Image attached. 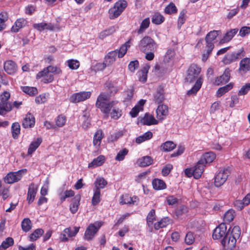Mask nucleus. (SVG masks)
<instances>
[{
	"instance_id": "1",
	"label": "nucleus",
	"mask_w": 250,
	"mask_h": 250,
	"mask_svg": "<svg viewBox=\"0 0 250 250\" xmlns=\"http://www.w3.org/2000/svg\"><path fill=\"white\" fill-rule=\"evenodd\" d=\"M109 96L105 93H101L98 97L96 103V107L99 108L101 111L107 117L112 107L118 103L117 101H109Z\"/></svg>"
},
{
	"instance_id": "2",
	"label": "nucleus",
	"mask_w": 250,
	"mask_h": 250,
	"mask_svg": "<svg viewBox=\"0 0 250 250\" xmlns=\"http://www.w3.org/2000/svg\"><path fill=\"white\" fill-rule=\"evenodd\" d=\"M229 231H230V229L227 231L226 223H222L214 229L212 234V238L214 239H219L223 237L221 242L222 245L225 247L228 245Z\"/></svg>"
},
{
	"instance_id": "3",
	"label": "nucleus",
	"mask_w": 250,
	"mask_h": 250,
	"mask_svg": "<svg viewBox=\"0 0 250 250\" xmlns=\"http://www.w3.org/2000/svg\"><path fill=\"white\" fill-rule=\"evenodd\" d=\"M138 48L144 53L154 51L156 49V44L151 38L145 36L139 42Z\"/></svg>"
},
{
	"instance_id": "4",
	"label": "nucleus",
	"mask_w": 250,
	"mask_h": 250,
	"mask_svg": "<svg viewBox=\"0 0 250 250\" xmlns=\"http://www.w3.org/2000/svg\"><path fill=\"white\" fill-rule=\"evenodd\" d=\"M230 174L229 167L224 168L219 170L214 177V185L216 187L223 185Z\"/></svg>"
},
{
	"instance_id": "5",
	"label": "nucleus",
	"mask_w": 250,
	"mask_h": 250,
	"mask_svg": "<svg viewBox=\"0 0 250 250\" xmlns=\"http://www.w3.org/2000/svg\"><path fill=\"white\" fill-rule=\"evenodd\" d=\"M26 171V169H22L17 172H10L4 178V181L5 183L10 184L17 182L21 179Z\"/></svg>"
},
{
	"instance_id": "6",
	"label": "nucleus",
	"mask_w": 250,
	"mask_h": 250,
	"mask_svg": "<svg viewBox=\"0 0 250 250\" xmlns=\"http://www.w3.org/2000/svg\"><path fill=\"white\" fill-rule=\"evenodd\" d=\"M201 72V68L197 65L191 64L188 70V74L186 78L187 82L192 83L198 78Z\"/></svg>"
},
{
	"instance_id": "7",
	"label": "nucleus",
	"mask_w": 250,
	"mask_h": 250,
	"mask_svg": "<svg viewBox=\"0 0 250 250\" xmlns=\"http://www.w3.org/2000/svg\"><path fill=\"white\" fill-rule=\"evenodd\" d=\"M117 50L109 52L104 57V61L103 63L98 64L99 68L102 70L106 66L110 65L113 63L116 59L117 55Z\"/></svg>"
},
{
	"instance_id": "8",
	"label": "nucleus",
	"mask_w": 250,
	"mask_h": 250,
	"mask_svg": "<svg viewBox=\"0 0 250 250\" xmlns=\"http://www.w3.org/2000/svg\"><path fill=\"white\" fill-rule=\"evenodd\" d=\"M244 55L245 52L243 49H241L237 52L226 54L223 59V62L226 64H229L232 62L237 61L244 57Z\"/></svg>"
},
{
	"instance_id": "9",
	"label": "nucleus",
	"mask_w": 250,
	"mask_h": 250,
	"mask_svg": "<svg viewBox=\"0 0 250 250\" xmlns=\"http://www.w3.org/2000/svg\"><path fill=\"white\" fill-rule=\"evenodd\" d=\"M241 234V229L239 226H234L230 233L229 232V238L228 240V245L230 247H234L238 239Z\"/></svg>"
},
{
	"instance_id": "10",
	"label": "nucleus",
	"mask_w": 250,
	"mask_h": 250,
	"mask_svg": "<svg viewBox=\"0 0 250 250\" xmlns=\"http://www.w3.org/2000/svg\"><path fill=\"white\" fill-rule=\"evenodd\" d=\"M91 94V93L90 91H82L79 93H76L70 96L69 101L73 103H78L83 102L89 98Z\"/></svg>"
},
{
	"instance_id": "11",
	"label": "nucleus",
	"mask_w": 250,
	"mask_h": 250,
	"mask_svg": "<svg viewBox=\"0 0 250 250\" xmlns=\"http://www.w3.org/2000/svg\"><path fill=\"white\" fill-rule=\"evenodd\" d=\"M219 30H213L209 32L206 36V47H208V51H212L214 45L213 41L220 33Z\"/></svg>"
},
{
	"instance_id": "12",
	"label": "nucleus",
	"mask_w": 250,
	"mask_h": 250,
	"mask_svg": "<svg viewBox=\"0 0 250 250\" xmlns=\"http://www.w3.org/2000/svg\"><path fill=\"white\" fill-rule=\"evenodd\" d=\"M62 70L56 66H53L49 65L48 67L44 68L43 70L39 72L36 76L37 79H40L45 74L48 73H53L56 74H59L62 73Z\"/></svg>"
},
{
	"instance_id": "13",
	"label": "nucleus",
	"mask_w": 250,
	"mask_h": 250,
	"mask_svg": "<svg viewBox=\"0 0 250 250\" xmlns=\"http://www.w3.org/2000/svg\"><path fill=\"white\" fill-rule=\"evenodd\" d=\"M230 70L229 68L226 69L222 75L216 78L214 84L219 85L228 82L230 77Z\"/></svg>"
},
{
	"instance_id": "14",
	"label": "nucleus",
	"mask_w": 250,
	"mask_h": 250,
	"mask_svg": "<svg viewBox=\"0 0 250 250\" xmlns=\"http://www.w3.org/2000/svg\"><path fill=\"white\" fill-rule=\"evenodd\" d=\"M12 109V104L8 102V100H4L3 98L0 99V115H4L7 112L10 111Z\"/></svg>"
},
{
	"instance_id": "15",
	"label": "nucleus",
	"mask_w": 250,
	"mask_h": 250,
	"mask_svg": "<svg viewBox=\"0 0 250 250\" xmlns=\"http://www.w3.org/2000/svg\"><path fill=\"white\" fill-rule=\"evenodd\" d=\"M164 90L162 86H159L153 95V101L156 104L162 103L165 100Z\"/></svg>"
},
{
	"instance_id": "16",
	"label": "nucleus",
	"mask_w": 250,
	"mask_h": 250,
	"mask_svg": "<svg viewBox=\"0 0 250 250\" xmlns=\"http://www.w3.org/2000/svg\"><path fill=\"white\" fill-rule=\"evenodd\" d=\"M37 190V187L35 186L34 184L31 183L29 185L27 197V200L28 201V204H30L34 201Z\"/></svg>"
},
{
	"instance_id": "17",
	"label": "nucleus",
	"mask_w": 250,
	"mask_h": 250,
	"mask_svg": "<svg viewBox=\"0 0 250 250\" xmlns=\"http://www.w3.org/2000/svg\"><path fill=\"white\" fill-rule=\"evenodd\" d=\"M103 131L101 129H98L93 136V146L96 148H99L101 144L102 140L104 138Z\"/></svg>"
},
{
	"instance_id": "18",
	"label": "nucleus",
	"mask_w": 250,
	"mask_h": 250,
	"mask_svg": "<svg viewBox=\"0 0 250 250\" xmlns=\"http://www.w3.org/2000/svg\"><path fill=\"white\" fill-rule=\"evenodd\" d=\"M4 69L8 74L12 75L17 71L16 64L11 60L7 61L4 63Z\"/></svg>"
},
{
	"instance_id": "19",
	"label": "nucleus",
	"mask_w": 250,
	"mask_h": 250,
	"mask_svg": "<svg viewBox=\"0 0 250 250\" xmlns=\"http://www.w3.org/2000/svg\"><path fill=\"white\" fill-rule=\"evenodd\" d=\"M97 231L98 228L93 224H90L85 230L84 236V239L88 241L91 240L94 237Z\"/></svg>"
},
{
	"instance_id": "20",
	"label": "nucleus",
	"mask_w": 250,
	"mask_h": 250,
	"mask_svg": "<svg viewBox=\"0 0 250 250\" xmlns=\"http://www.w3.org/2000/svg\"><path fill=\"white\" fill-rule=\"evenodd\" d=\"M35 123V118L31 113H28L23 119L22 125L24 128L32 127Z\"/></svg>"
},
{
	"instance_id": "21",
	"label": "nucleus",
	"mask_w": 250,
	"mask_h": 250,
	"mask_svg": "<svg viewBox=\"0 0 250 250\" xmlns=\"http://www.w3.org/2000/svg\"><path fill=\"white\" fill-rule=\"evenodd\" d=\"M205 167V165L200 162V160H199L196 163V165L192 167L194 171V178L198 179L201 177L204 171Z\"/></svg>"
},
{
	"instance_id": "22",
	"label": "nucleus",
	"mask_w": 250,
	"mask_h": 250,
	"mask_svg": "<svg viewBox=\"0 0 250 250\" xmlns=\"http://www.w3.org/2000/svg\"><path fill=\"white\" fill-rule=\"evenodd\" d=\"M80 229V227H74L73 228H68L65 229L63 230V236L64 237L62 238V240L65 241L67 240V238L65 237L66 235H67L68 237H71L75 236L76 234L78 232Z\"/></svg>"
},
{
	"instance_id": "23",
	"label": "nucleus",
	"mask_w": 250,
	"mask_h": 250,
	"mask_svg": "<svg viewBox=\"0 0 250 250\" xmlns=\"http://www.w3.org/2000/svg\"><path fill=\"white\" fill-rule=\"evenodd\" d=\"M141 123L146 125H157L158 123L154 117L148 113H146L144 117L141 120Z\"/></svg>"
},
{
	"instance_id": "24",
	"label": "nucleus",
	"mask_w": 250,
	"mask_h": 250,
	"mask_svg": "<svg viewBox=\"0 0 250 250\" xmlns=\"http://www.w3.org/2000/svg\"><path fill=\"white\" fill-rule=\"evenodd\" d=\"M26 24V21L23 18H20L16 20L14 24L11 29L12 32L16 33L19 29L24 27Z\"/></svg>"
},
{
	"instance_id": "25",
	"label": "nucleus",
	"mask_w": 250,
	"mask_h": 250,
	"mask_svg": "<svg viewBox=\"0 0 250 250\" xmlns=\"http://www.w3.org/2000/svg\"><path fill=\"white\" fill-rule=\"evenodd\" d=\"M216 155L213 152H208L203 154L200 159V162L205 165L207 163L212 162L215 158Z\"/></svg>"
},
{
	"instance_id": "26",
	"label": "nucleus",
	"mask_w": 250,
	"mask_h": 250,
	"mask_svg": "<svg viewBox=\"0 0 250 250\" xmlns=\"http://www.w3.org/2000/svg\"><path fill=\"white\" fill-rule=\"evenodd\" d=\"M105 88L106 91L103 93H105L109 96V98L114 95L117 93L118 89L116 86H115L113 84L110 82H107L105 83Z\"/></svg>"
},
{
	"instance_id": "27",
	"label": "nucleus",
	"mask_w": 250,
	"mask_h": 250,
	"mask_svg": "<svg viewBox=\"0 0 250 250\" xmlns=\"http://www.w3.org/2000/svg\"><path fill=\"white\" fill-rule=\"evenodd\" d=\"M80 200L81 195L80 194L76 195L72 199V203L70 207V210L73 214L75 213L77 211Z\"/></svg>"
},
{
	"instance_id": "28",
	"label": "nucleus",
	"mask_w": 250,
	"mask_h": 250,
	"mask_svg": "<svg viewBox=\"0 0 250 250\" xmlns=\"http://www.w3.org/2000/svg\"><path fill=\"white\" fill-rule=\"evenodd\" d=\"M239 70L240 71H243L244 73L250 70V58H244L240 61Z\"/></svg>"
},
{
	"instance_id": "29",
	"label": "nucleus",
	"mask_w": 250,
	"mask_h": 250,
	"mask_svg": "<svg viewBox=\"0 0 250 250\" xmlns=\"http://www.w3.org/2000/svg\"><path fill=\"white\" fill-rule=\"evenodd\" d=\"M238 29L237 28H234L230 29L228 31L221 40L220 43L227 42L230 41L234 35L238 32Z\"/></svg>"
},
{
	"instance_id": "30",
	"label": "nucleus",
	"mask_w": 250,
	"mask_h": 250,
	"mask_svg": "<svg viewBox=\"0 0 250 250\" xmlns=\"http://www.w3.org/2000/svg\"><path fill=\"white\" fill-rule=\"evenodd\" d=\"M202 83V79L201 77L199 78L197 80L195 83L194 84L192 88L187 92V95H195L197 93V91L200 89Z\"/></svg>"
},
{
	"instance_id": "31",
	"label": "nucleus",
	"mask_w": 250,
	"mask_h": 250,
	"mask_svg": "<svg viewBox=\"0 0 250 250\" xmlns=\"http://www.w3.org/2000/svg\"><path fill=\"white\" fill-rule=\"evenodd\" d=\"M105 161V157L103 155H100L97 158L94 159L90 163L88 164L89 167H95L102 166Z\"/></svg>"
},
{
	"instance_id": "32",
	"label": "nucleus",
	"mask_w": 250,
	"mask_h": 250,
	"mask_svg": "<svg viewBox=\"0 0 250 250\" xmlns=\"http://www.w3.org/2000/svg\"><path fill=\"white\" fill-rule=\"evenodd\" d=\"M42 142V139L41 138H38L36 141L32 142L28 147V154H32L40 146Z\"/></svg>"
},
{
	"instance_id": "33",
	"label": "nucleus",
	"mask_w": 250,
	"mask_h": 250,
	"mask_svg": "<svg viewBox=\"0 0 250 250\" xmlns=\"http://www.w3.org/2000/svg\"><path fill=\"white\" fill-rule=\"evenodd\" d=\"M152 184L155 189L161 190L166 188V184L162 180L155 179L152 181Z\"/></svg>"
},
{
	"instance_id": "34",
	"label": "nucleus",
	"mask_w": 250,
	"mask_h": 250,
	"mask_svg": "<svg viewBox=\"0 0 250 250\" xmlns=\"http://www.w3.org/2000/svg\"><path fill=\"white\" fill-rule=\"evenodd\" d=\"M153 136L152 133L150 131H147L143 135H141L136 139V143L137 144H141L145 141L148 140L150 139Z\"/></svg>"
},
{
	"instance_id": "35",
	"label": "nucleus",
	"mask_w": 250,
	"mask_h": 250,
	"mask_svg": "<svg viewBox=\"0 0 250 250\" xmlns=\"http://www.w3.org/2000/svg\"><path fill=\"white\" fill-rule=\"evenodd\" d=\"M168 108L167 105L162 104H160L157 109L156 113L158 117H160L161 116H166L168 114Z\"/></svg>"
},
{
	"instance_id": "36",
	"label": "nucleus",
	"mask_w": 250,
	"mask_h": 250,
	"mask_svg": "<svg viewBox=\"0 0 250 250\" xmlns=\"http://www.w3.org/2000/svg\"><path fill=\"white\" fill-rule=\"evenodd\" d=\"M95 187L94 189L104 188L107 184V181L103 177H98L94 183Z\"/></svg>"
},
{
	"instance_id": "37",
	"label": "nucleus",
	"mask_w": 250,
	"mask_h": 250,
	"mask_svg": "<svg viewBox=\"0 0 250 250\" xmlns=\"http://www.w3.org/2000/svg\"><path fill=\"white\" fill-rule=\"evenodd\" d=\"M170 220L167 217L162 219L160 221L157 222L154 225V228L155 229H159L167 226L170 223Z\"/></svg>"
},
{
	"instance_id": "38",
	"label": "nucleus",
	"mask_w": 250,
	"mask_h": 250,
	"mask_svg": "<svg viewBox=\"0 0 250 250\" xmlns=\"http://www.w3.org/2000/svg\"><path fill=\"white\" fill-rule=\"evenodd\" d=\"M176 147V145L171 141H167L161 146V150L163 151H170Z\"/></svg>"
},
{
	"instance_id": "39",
	"label": "nucleus",
	"mask_w": 250,
	"mask_h": 250,
	"mask_svg": "<svg viewBox=\"0 0 250 250\" xmlns=\"http://www.w3.org/2000/svg\"><path fill=\"white\" fill-rule=\"evenodd\" d=\"M165 21L164 17L160 13H155L151 19L152 22L155 24L159 25L163 23Z\"/></svg>"
},
{
	"instance_id": "40",
	"label": "nucleus",
	"mask_w": 250,
	"mask_h": 250,
	"mask_svg": "<svg viewBox=\"0 0 250 250\" xmlns=\"http://www.w3.org/2000/svg\"><path fill=\"white\" fill-rule=\"evenodd\" d=\"M232 87L233 83H230L225 86L219 88L217 91V96L218 97L222 96L223 94L231 89Z\"/></svg>"
},
{
	"instance_id": "41",
	"label": "nucleus",
	"mask_w": 250,
	"mask_h": 250,
	"mask_svg": "<svg viewBox=\"0 0 250 250\" xmlns=\"http://www.w3.org/2000/svg\"><path fill=\"white\" fill-rule=\"evenodd\" d=\"M32 226V223L29 218H26L23 219L21 223L22 230L24 232L29 231Z\"/></svg>"
},
{
	"instance_id": "42",
	"label": "nucleus",
	"mask_w": 250,
	"mask_h": 250,
	"mask_svg": "<svg viewBox=\"0 0 250 250\" xmlns=\"http://www.w3.org/2000/svg\"><path fill=\"white\" fill-rule=\"evenodd\" d=\"M12 137L14 139H16L18 138L19 135L20 133V125L19 123H14L11 126Z\"/></svg>"
},
{
	"instance_id": "43",
	"label": "nucleus",
	"mask_w": 250,
	"mask_h": 250,
	"mask_svg": "<svg viewBox=\"0 0 250 250\" xmlns=\"http://www.w3.org/2000/svg\"><path fill=\"white\" fill-rule=\"evenodd\" d=\"M155 219V210L154 209H152L149 212L146 217V222L149 227H152L153 223Z\"/></svg>"
},
{
	"instance_id": "44",
	"label": "nucleus",
	"mask_w": 250,
	"mask_h": 250,
	"mask_svg": "<svg viewBox=\"0 0 250 250\" xmlns=\"http://www.w3.org/2000/svg\"><path fill=\"white\" fill-rule=\"evenodd\" d=\"M21 89L23 92L29 96H34L38 93V90L35 87H30L27 86H21Z\"/></svg>"
},
{
	"instance_id": "45",
	"label": "nucleus",
	"mask_w": 250,
	"mask_h": 250,
	"mask_svg": "<svg viewBox=\"0 0 250 250\" xmlns=\"http://www.w3.org/2000/svg\"><path fill=\"white\" fill-rule=\"evenodd\" d=\"M44 233L42 229H37L29 235V239L31 241H34L40 238Z\"/></svg>"
},
{
	"instance_id": "46",
	"label": "nucleus",
	"mask_w": 250,
	"mask_h": 250,
	"mask_svg": "<svg viewBox=\"0 0 250 250\" xmlns=\"http://www.w3.org/2000/svg\"><path fill=\"white\" fill-rule=\"evenodd\" d=\"M153 159L148 156L143 157L139 160V165L142 167H146L152 163Z\"/></svg>"
},
{
	"instance_id": "47",
	"label": "nucleus",
	"mask_w": 250,
	"mask_h": 250,
	"mask_svg": "<svg viewBox=\"0 0 250 250\" xmlns=\"http://www.w3.org/2000/svg\"><path fill=\"white\" fill-rule=\"evenodd\" d=\"M110 19H114L118 17L121 14V10L117 9L115 6L109 9L108 11Z\"/></svg>"
},
{
	"instance_id": "48",
	"label": "nucleus",
	"mask_w": 250,
	"mask_h": 250,
	"mask_svg": "<svg viewBox=\"0 0 250 250\" xmlns=\"http://www.w3.org/2000/svg\"><path fill=\"white\" fill-rule=\"evenodd\" d=\"M164 12L167 14H175L177 12V9L173 2H170L167 6L166 7Z\"/></svg>"
},
{
	"instance_id": "49",
	"label": "nucleus",
	"mask_w": 250,
	"mask_h": 250,
	"mask_svg": "<svg viewBox=\"0 0 250 250\" xmlns=\"http://www.w3.org/2000/svg\"><path fill=\"white\" fill-rule=\"evenodd\" d=\"M94 193L92 198V204L94 206L97 205L101 201V191L100 190L94 189Z\"/></svg>"
},
{
	"instance_id": "50",
	"label": "nucleus",
	"mask_w": 250,
	"mask_h": 250,
	"mask_svg": "<svg viewBox=\"0 0 250 250\" xmlns=\"http://www.w3.org/2000/svg\"><path fill=\"white\" fill-rule=\"evenodd\" d=\"M130 41L126 42L124 44L121 46L120 49L117 50L118 52V56L119 58H122L125 55L127 51V47H129L130 45L129 44Z\"/></svg>"
},
{
	"instance_id": "51",
	"label": "nucleus",
	"mask_w": 250,
	"mask_h": 250,
	"mask_svg": "<svg viewBox=\"0 0 250 250\" xmlns=\"http://www.w3.org/2000/svg\"><path fill=\"white\" fill-rule=\"evenodd\" d=\"M235 215V211L233 209L228 210L224 214V220L225 222H230L234 219Z\"/></svg>"
},
{
	"instance_id": "52",
	"label": "nucleus",
	"mask_w": 250,
	"mask_h": 250,
	"mask_svg": "<svg viewBox=\"0 0 250 250\" xmlns=\"http://www.w3.org/2000/svg\"><path fill=\"white\" fill-rule=\"evenodd\" d=\"M149 23L150 21L148 18L144 19L141 22L140 28L138 29L137 33L138 34L142 33L145 29L148 27Z\"/></svg>"
},
{
	"instance_id": "53",
	"label": "nucleus",
	"mask_w": 250,
	"mask_h": 250,
	"mask_svg": "<svg viewBox=\"0 0 250 250\" xmlns=\"http://www.w3.org/2000/svg\"><path fill=\"white\" fill-rule=\"evenodd\" d=\"M115 31L114 26L111 27L108 29L104 30L101 32L99 34V38L101 39H104L106 36L112 34Z\"/></svg>"
},
{
	"instance_id": "54",
	"label": "nucleus",
	"mask_w": 250,
	"mask_h": 250,
	"mask_svg": "<svg viewBox=\"0 0 250 250\" xmlns=\"http://www.w3.org/2000/svg\"><path fill=\"white\" fill-rule=\"evenodd\" d=\"M133 202V198L129 196L128 194L123 195L121 197L120 204L122 205L130 204Z\"/></svg>"
},
{
	"instance_id": "55",
	"label": "nucleus",
	"mask_w": 250,
	"mask_h": 250,
	"mask_svg": "<svg viewBox=\"0 0 250 250\" xmlns=\"http://www.w3.org/2000/svg\"><path fill=\"white\" fill-rule=\"evenodd\" d=\"M114 6L122 13L127 6V2L125 0H120L115 3Z\"/></svg>"
},
{
	"instance_id": "56",
	"label": "nucleus",
	"mask_w": 250,
	"mask_h": 250,
	"mask_svg": "<svg viewBox=\"0 0 250 250\" xmlns=\"http://www.w3.org/2000/svg\"><path fill=\"white\" fill-rule=\"evenodd\" d=\"M128 152V150L126 148H124L119 151L115 157V160L118 161H123L125 159V156L127 154Z\"/></svg>"
},
{
	"instance_id": "57",
	"label": "nucleus",
	"mask_w": 250,
	"mask_h": 250,
	"mask_svg": "<svg viewBox=\"0 0 250 250\" xmlns=\"http://www.w3.org/2000/svg\"><path fill=\"white\" fill-rule=\"evenodd\" d=\"M56 125L55 126L57 127H62L63 126L66 122V118L64 116L62 115H59L55 120Z\"/></svg>"
},
{
	"instance_id": "58",
	"label": "nucleus",
	"mask_w": 250,
	"mask_h": 250,
	"mask_svg": "<svg viewBox=\"0 0 250 250\" xmlns=\"http://www.w3.org/2000/svg\"><path fill=\"white\" fill-rule=\"evenodd\" d=\"M68 66L72 70L77 69L80 66V62L77 60H69L67 61Z\"/></svg>"
},
{
	"instance_id": "59",
	"label": "nucleus",
	"mask_w": 250,
	"mask_h": 250,
	"mask_svg": "<svg viewBox=\"0 0 250 250\" xmlns=\"http://www.w3.org/2000/svg\"><path fill=\"white\" fill-rule=\"evenodd\" d=\"M166 200L169 205L173 207H176L178 204V199L173 195L167 196Z\"/></svg>"
},
{
	"instance_id": "60",
	"label": "nucleus",
	"mask_w": 250,
	"mask_h": 250,
	"mask_svg": "<svg viewBox=\"0 0 250 250\" xmlns=\"http://www.w3.org/2000/svg\"><path fill=\"white\" fill-rule=\"evenodd\" d=\"M250 90V83H247L242 86L238 92L239 96L245 95Z\"/></svg>"
},
{
	"instance_id": "61",
	"label": "nucleus",
	"mask_w": 250,
	"mask_h": 250,
	"mask_svg": "<svg viewBox=\"0 0 250 250\" xmlns=\"http://www.w3.org/2000/svg\"><path fill=\"white\" fill-rule=\"evenodd\" d=\"M195 240V237L192 232L189 231L188 232L185 237V242L188 244H192Z\"/></svg>"
},
{
	"instance_id": "62",
	"label": "nucleus",
	"mask_w": 250,
	"mask_h": 250,
	"mask_svg": "<svg viewBox=\"0 0 250 250\" xmlns=\"http://www.w3.org/2000/svg\"><path fill=\"white\" fill-rule=\"evenodd\" d=\"M13 244V239L11 237H8L5 239V240L2 242L0 246L4 248L5 249H6L9 248V247L12 246Z\"/></svg>"
},
{
	"instance_id": "63",
	"label": "nucleus",
	"mask_w": 250,
	"mask_h": 250,
	"mask_svg": "<svg viewBox=\"0 0 250 250\" xmlns=\"http://www.w3.org/2000/svg\"><path fill=\"white\" fill-rule=\"evenodd\" d=\"M47 99L46 94H42L36 98L35 102L37 104H44L46 102Z\"/></svg>"
},
{
	"instance_id": "64",
	"label": "nucleus",
	"mask_w": 250,
	"mask_h": 250,
	"mask_svg": "<svg viewBox=\"0 0 250 250\" xmlns=\"http://www.w3.org/2000/svg\"><path fill=\"white\" fill-rule=\"evenodd\" d=\"M128 69L131 72H134L135 70L139 67V62L138 61L135 60L131 61L128 64Z\"/></svg>"
}]
</instances>
